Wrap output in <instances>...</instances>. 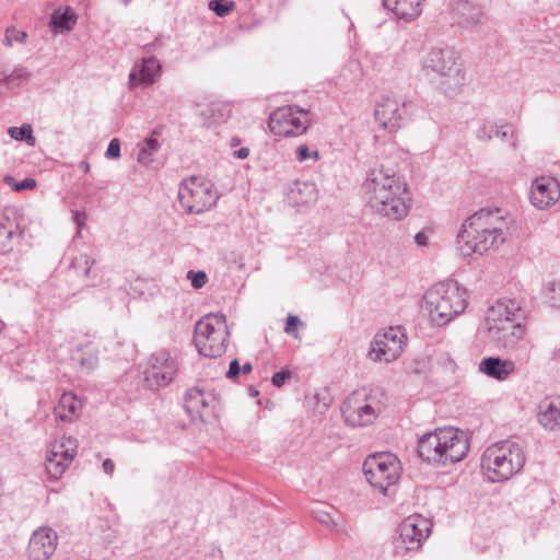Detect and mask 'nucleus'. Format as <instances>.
I'll return each instance as SVG.
<instances>
[{
    "label": "nucleus",
    "mask_w": 560,
    "mask_h": 560,
    "mask_svg": "<svg viewBox=\"0 0 560 560\" xmlns=\"http://www.w3.org/2000/svg\"><path fill=\"white\" fill-rule=\"evenodd\" d=\"M508 221L501 209H480L462 224L457 249L463 257L497 249L506 240Z\"/></svg>",
    "instance_id": "f257e3e1"
},
{
    "label": "nucleus",
    "mask_w": 560,
    "mask_h": 560,
    "mask_svg": "<svg viewBox=\"0 0 560 560\" xmlns=\"http://www.w3.org/2000/svg\"><path fill=\"white\" fill-rule=\"evenodd\" d=\"M364 187L369 203L381 214L392 220L405 218L411 206L407 184L390 168H372L366 176Z\"/></svg>",
    "instance_id": "f03ea898"
},
{
    "label": "nucleus",
    "mask_w": 560,
    "mask_h": 560,
    "mask_svg": "<svg viewBox=\"0 0 560 560\" xmlns=\"http://www.w3.org/2000/svg\"><path fill=\"white\" fill-rule=\"evenodd\" d=\"M522 310L515 300H500L487 311L481 331L488 341L513 349L525 336Z\"/></svg>",
    "instance_id": "7ed1b4c3"
},
{
    "label": "nucleus",
    "mask_w": 560,
    "mask_h": 560,
    "mask_svg": "<svg viewBox=\"0 0 560 560\" xmlns=\"http://www.w3.org/2000/svg\"><path fill=\"white\" fill-rule=\"evenodd\" d=\"M469 451L466 434L454 428H439L419 439L418 454L427 462L440 464L457 463Z\"/></svg>",
    "instance_id": "20e7f679"
},
{
    "label": "nucleus",
    "mask_w": 560,
    "mask_h": 560,
    "mask_svg": "<svg viewBox=\"0 0 560 560\" xmlns=\"http://www.w3.org/2000/svg\"><path fill=\"white\" fill-rule=\"evenodd\" d=\"M468 304V293L456 281L439 282L423 296V310L436 326L448 324L460 315Z\"/></svg>",
    "instance_id": "39448f33"
},
{
    "label": "nucleus",
    "mask_w": 560,
    "mask_h": 560,
    "mask_svg": "<svg viewBox=\"0 0 560 560\" xmlns=\"http://www.w3.org/2000/svg\"><path fill=\"white\" fill-rule=\"evenodd\" d=\"M421 70L445 93H454L465 83V72L457 52L452 48H432L422 58Z\"/></svg>",
    "instance_id": "423d86ee"
},
{
    "label": "nucleus",
    "mask_w": 560,
    "mask_h": 560,
    "mask_svg": "<svg viewBox=\"0 0 560 560\" xmlns=\"http://www.w3.org/2000/svg\"><path fill=\"white\" fill-rule=\"evenodd\" d=\"M526 462L523 446L512 440L494 443L481 456V468L493 482L509 480L522 470Z\"/></svg>",
    "instance_id": "0eeeda50"
},
{
    "label": "nucleus",
    "mask_w": 560,
    "mask_h": 560,
    "mask_svg": "<svg viewBox=\"0 0 560 560\" xmlns=\"http://www.w3.org/2000/svg\"><path fill=\"white\" fill-rule=\"evenodd\" d=\"M229 336L225 316L221 313H210L197 322L194 341L201 355L218 358L225 352Z\"/></svg>",
    "instance_id": "6e6552de"
},
{
    "label": "nucleus",
    "mask_w": 560,
    "mask_h": 560,
    "mask_svg": "<svg viewBox=\"0 0 560 560\" xmlns=\"http://www.w3.org/2000/svg\"><path fill=\"white\" fill-rule=\"evenodd\" d=\"M363 472L368 482L382 494L395 486L400 478V463L390 453H376L366 457Z\"/></svg>",
    "instance_id": "1a4fd4ad"
},
{
    "label": "nucleus",
    "mask_w": 560,
    "mask_h": 560,
    "mask_svg": "<svg viewBox=\"0 0 560 560\" xmlns=\"http://www.w3.org/2000/svg\"><path fill=\"white\" fill-rule=\"evenodd\" d=\"M178 199L188 213L200 214L215 206L219 196L210 182L191 176L180 184Z\"/></svg>",
    "instance_id": "9d476101"
},
{
    "label": "nucleus",
    "mask_w": 560,
    "mask_h": 560,
    "mask_svg": "<svg viewBox=\"0 0 560 560\" xmlns=\"http://www.w3.org/2000/svg\"><path fill=\"white\" fill-rule=\"evenodd\" d=\"M432 530L430 520L419 514L406 517L397 527V536L394 538V549L397 556H406L418 551L429 538Z\"/></svg>",
    "instance_id": "9b49d317"
},
{
    "label": "nucleus",
    "mask_w": 560,
    "mask_h": 560,
    "mask_svg": "<svg viewBox=\"0 0 560 560\" xmlns=\"http://www.w3.org/2000/svg\"><path fill=\"white\" fill-rule=\"evenodd\" d=\"M268 126L277 136H300L304 133L310 126L308 112L296 105L279 107L271 113Z\"/></svg>",
    "instance_id": "f8f14e48"
},
{
    "label": "nucleus",
    "mask_w": 560,
    "mask_h": 560,
    "mask_svg": "<svg viewBox=\"0 0 560 560\" xmlns=\"http://www.w3.org/2000/svg\"><path fill=\"white\" fill-rule=\"evenodd\" d=\"M380 411V404L365 392L352 393L341 406L345 421L352 427H362L372 423Z\"/></svg>",
    "instance_id": "ddd939ff"
},
{
    "label": "nucleus",
    "mask_w": 560,
    "mask_h": 560,
    "mask_svg": "<svg viewBox=\"0 0 560 560\" xmlns=\"http://www.w3.org/2000/svg\"><path fill=\"white\" fill-rule=\"evenodd\" d=\"M407 336L405 329L395 326L384 332L377 334L371 345L369 358L372 361H395L402 352Z\"/></svg>",
    "instance_id": "4468645a"
},
{
    "label": "nucleus",
    "mask_w": 560,
    "mask_h": 560,
    "mask_svg": "<svg viewBox=\"0 0 560 560\" xmlns=\"http://www.w3.org/2000/svg\"><path fill=\"white\" fill-rule=\"evenodd\" d=\"M184 408L192 421L207 422L217 417L218 399L211 392L191 387L185 393Z\"/></svg>",
    "instance_id": "2eb2a0df"
},
{
    "label": "nucleus",
    "mask_w": 560,
    "mask_h": 560,
    "mask_svg": "<svg viewBox=\"0 0 560 560\" xmlns=\"http://www.w3.org/2000/svg\"><path fill=\"white\" fill-rule=\"evenodd\" d=\"M77 455V442L63 436L51 443L46 457V471L52 479H59Z\"/></svg>",
    "instance_id": "dca6fc26"
},
{
    "label": "nucleus",
    "mask_w": 560,
    "mask_h": 560,
    "mask_svg": "<svg viewBox=\"0 0 560 560\" xmlns=\"http://www.w3.org/2000/svg\"><path fill=\"white\" fill-rule=\"evenodd\" d=\"M151 372L148 380L159 387L168 385L178 371L176 358L166 349L153 352L149 360Z\"/></svg>",
    "instance_id": "f3484780"
},
{
    "label": "nucleus",
    "mask_w": 560,
    "mask_h": 560,
    "mask_svg": "<svg viewBox=\"0 0 560 560\" xmlns=\"http://www.w3.org/2000/svg\"><path fill=\"white\" fill-rule=\"evenodd\" d=\"M58 535L48 526L38 527L33 532L27 547L31 560H48L56 551Z\"/></svg>",
    "instance_id": "a211bd4d"
},
{
    "label": "nucleus",
    "mask_w": 560,
    "mask_h": 560,
    "mask_svg": "<svg viewBox=\"0 0 560 560\" xmlns=\"http://www.w3.org/2000/svg\"><path fill=\"white\" fill-rule=\"evenodd\" d=\"M560 198V183L549 176L537 177L530 187L532 205L544 210L553 206Z\"/></svg>",
    "instance_id": "6ab92c4d"
},
{
    "label": "nucleus",
    "mask_w": 560,
    "mask_h": 560,
    "mask_svg": "<svg viewBox=\"0 0 560 560\" xmlns=\"http://www.w3.org/2000/svg\"><path fill=\"white\" fill-rule=\"evenodd\" d=\"M453 20L465 27H477L487 21L483 8L474 0H456L452 8Z\"/></svg>",
    "instance_id": "aec40b11"
},
{
    "label": "nucleus",
    "mask_w": 560,
    "mask_h": 560,
    "mask_svg": "<svg viewBox=\"0 0 560 560\" xmlns=\"http://www.w3.org/2000/svg\"><path fill=\"white\" fill-rule=\"evenodd\" d=\"M374 116L376 122L389 132L398 130L401 126L400 104L396 100L383 97L375 106Z\"/></svg>",
    "instance_id": "412c9836"
},
{
    "label": "nucleus",
    "mask_w": 560,
    "mask_h": 560,
    "mask_svg": "<svg viewBox=\"0 0 560 560\" xmlns=\"http://www.w3.org/2000/svg\"><path fill=\"white\" fill-rule=\"evenodd\" d=\"M537 419L546 430H560V397H548L538 405Z\"/></svg>",
    "instance_id": "4be33fe9"
},
{
    "label": "nucleus",
    "mask_w": 560,
    "mask_h": 560,
    "mask_svg": "<svg viewBox=\"0 0 560 560\" xmlns=\"http://www.w3.org/2000/svg\"><path fill=\"white\" fill-rule=\"evenodd\" d=\"M478 369L488 377L497 381H505L514 373L516 366L512 360H505L499 357H488L480 361Z\"/></svg>",
    "instance_id": "5701e85b"
},
{
    "label": "nucleus",
    "mask_w": 560,
    "mask_h": 560,
    "mask_svg": "<svg viewBox=\"0 0 560 560\" xmlns=\"http://www.w3.org/2000/svg\"><path fill=\"white\" fill-rule=\"evenodd\" d=\"M161 63L154 57L143 58L139 69H133L129 73V82L136 85L137 81L143 85H151L161 77Z\"/></svg>",
    "instance_id": "b1692460"
},
{
    "label": "nucleus",
    "mask_w": 560,
    "mask_h": 560,
    "mask_svg": "<svg viewBox=\"0 0 560 560\" xmlns=\"http://www.w3.org/2000/svg\"><path fill=\"white\" fill-rule=\"evenodd\" d=\"M82 408L83 404L77 395L63 393L58 405L54 408V413L56 419L60 421L72 422L80 417Z\"/></svg>",
    "instance_id": "393cba45"
},
{
    "label": "nucleus",
    "mask_w": 560,
    "mask_h": 560,
    "mask_svg": "<svg viewBox=\"0 0 560 560\" xmlns=\"http://www.w3.org/2000/svg\"><path fill=\"white\" fill-rule=\"evenodd\" d=\"M20 226L11 219L8 211L0 212V253L9 254L13 249V238L16 236Z\"/></svg>",
    "instance_id": "a878e982"
},
{
    "label": "nucleus",
    "mask_w": 560,
    "mask_h": 560,
    "mask_svg": "<svg viewBox=\"0 0 560 560\" xmlns=\"http://www.w3.org/2000/svg\"><path fill=\"white\" fill-rule=\"evenodd\" d=\"M383 5L399 19H413L421 13L423 0H382Z\"/></svg>",
    "instance_id": "bb28decb"
},
{
    "label": "nucleus",
    "mask_w": 560,
    "mask_h": 560,
    "mask_svg": "<svg viewBox=\"0 0 560 560\" xmlns=\"http://www.w3.org/2000/svg\"><path fill=\"white\" fill-rule=\"evenodd\" d=\"M289 199L295 206L314 202L317 199L316 187L311 182L296 180L290 190Z\"/></svg>",
    "instance_id": "cd10ccee"
},
{
    "label": "nucleus",
    "mask_w": 560,
    "mask_h": 560,
    "mask_svg": "<svg viewBox=\"0 0 560 560\" xmlns=\"http://www.w3.org/2000/svg\"><path fill=\"white\" fill-rule=\"evenodd\" d=\"M316 521H318L322 525L326 526L334 533L339 536L349 537L351 534V526L347 522H338L334 520L331 514L324 509H315L312 511Z\"/></svg>",
    "instance_id": "c85d7f7f"
},
{
    "label": "nucleus",
    "mask_w": 560,
    "mask_h": 560,
    "mask_svg": "<svg viewBox=\"0 0 560 560\" xmlns=\"http://www.w3.org/2000/svg\"><path fill=\"white\" fill-rule=\"evenodd\" d=\"M32 73L24 66H16L11 73L0 78V84L5 85L9 89L19 88L28 82Z\"/></svg>",
    "instance_id": "c756f323"
},
{
    "label": "nucleus",
    "mask_w": 560,
    "mask_h": 560,
    "mask_svg": "<svg viewBox=\"0 0 560 560\" xmlns=\"http://www.w3.org/2000/svg\"><path fill=\"white\" fill-rule=\"evenodd\" d=\"M75 22L74 15L67 9L65 12H54L50 16V26L55 33H63L72 30Z\"/></svg>",
    "instance_id": "7c9ffc66"
},
{
    "label": "nucleus",
    "mask_w": 560,
    "mask_h": 560,
    "mask_svg": "<svg viewBox=\"0 0 560 560\" xmlns=\"http://www.w3.org/2000/svg\"><path fill=\"white\" fill-rule=\"evenodd\" d=\"M504 128L492 121H483L477 130V138L481 141H490L494 137L505 139L509 132Z\"/></svg>",
    "instance_id": "2f4dec72"
},
{
    "label": "nucleus",
    "mask_w": 560,
    "mask_h": 560,
    "mask_svg": "<svg viewBox=\"0 0 560 560\" xmlns=\"http://www.w3.org/2000/svg\"><path fill=\"white\" fill-rule=\"evenodd\" d=\"M160 143L155 138H147L139 144L138 162L142 165H149L153 161V154L159 150Z\"/></svg>",
    "instance_id": "473e14b6"
},
{
    "label": "nucleus",
    "mask_w": 560,
    "mask_h": 560,
    "mask_svg": "<svg viewBox=\"0 0 560 560\" xmlns=\"http://www.w3.org/2000/svg\"><path fill=\"white\" fill-rule=\"evenodd\" d=\"M8 133L12 139L24 141L31 147L36 143V139L33 136V128L30 124H23L21 127H10Z\"/></svg>",
    "instance_id": "72a5a7b5"
},
{
    "label": "nucleus",
    "mask_w": 560,
    "mask_h": 560,
    "mask_svg": "<svg viewBox=\"0 0 560 560\" xmlns=\"http://www.w3.org/2000/svg\"><path fill=\"white\" fill-rule=\"evenodd\" d=\"M95 264V259L91 258L86 254H80L72 259L71 267L77 272H82L84 277L89 278L92 266Z\"/></svg>",
    "instance_id": "f704fd0d"
},
{
    "label": "nucleus",
    "mask_w": 560,
    "mask_h": 560,
    "mask_svg": "<svg viewBox=\"0 0 560 560\" xmlns=\"http://www.w3.org/2000/svg\"><path fill=\"white\" fill-rule=\"evenodd\" d=\"M27 39V33L25 31L16 30L11 26L5 30L3 45L12 46L14 42L24 44Z\"/></svg>",
    "instance_id": "c9c22d12"
},
{
    "label": "nucleus",
    "mask_w": 560,
    "mask_h": 560,
    "mask_svg": "<svg viewBox=\"0 0 560 560\" xmlns=\"http://www.w3.org/2000/svg\"><path fill=\"white\" fill-rule=\"evenodd\" d=\"M77 360L80 362V365L86 371H92L96 368L98 363V358L95 351L88 349L82 353H78Z\"/></svg>",
    "instance_id": "e433bc0d"
},
{
    "label": "nucleus",
    "mask_w": 560,
    "mask_h": 560,
    "mask_svg": "<svg viewBox=\"0 0 560 560\" xmlns=\"http://www.w3.org/2000/svg\"><path fill=\"white\" fill-rule=\"evenodd\" d=\"M547 296L551 306L560 310V280L552 281L548 284Z\"/></svg>",
    "instance_id": "4c0bfd02"
},
{
    "label": "nucleus",
    "mask_w": 560,
    "mask_h": 560,
    "mask_svg": "<svg viewBox=\"0 0 560 560\" xmlns=\"http://www.w3.org/2000/svg\"><path fill=\"white\" fill-rule=\"evenodd\" d=\"M209 7L218 16L223 18L233 10L234 4L225 0H212Z\"/></svg>",
    "instance_id": "58836bf2"
},
{
    "label": "nucleus",
    "mask_w": 560,
    "mask_h": 560,
    "mask_svg": "<svg viewBox=\"0 0 560 560\" xmlns=\"http://www.w3.org/2000/svg\"><path fill=\"white\" fill-rule=\"evenodd\" d=\"M295 154H296V160L299 162H304L307 160L316 161L319 155L317 150H310V148L306 144L299 145L296 148Z\"/></svg>",
    "instance_id": "ea45409f"
},
{
    "label": "nucleus",
    "mask_w": 560,
    "mask_h": 560,
    "mask_svg": "<svg viewBox=\"0 0 560 560\" xmlns=\"http://www.w3.org/2000/svg\"><path fill=\"white\" fill-rule=\"evenodd\" d=\"M187 278L190 280L194 289H201L208 281V276L205 271H188Z\"/></svg>",
    "instance_id": "a19ab883"
},
{
    "label": "nucleus",
    "mask_w": 560,
    "mask_h": 560,
    "mask_svg": "<svg viewBox=\"0 0 560 560\" xmlns=\"http://www.w3.org/2000/svg\"><path fill=\"white\" fill-rule=\"evenodd\" d=\"M107 159H118L120 156V141L114 138L109 141L107 150L105 152Z\"/></svg>",
    "instance_id": "79ce46f5"
},
{
    "label": "nucleus",
    "mask_w": 560,
    "mask_h": 560,
    "mask_svg": "<svg viewBox=\"0 0 560 560\" xmlns=\"http://www.w3.org/2000/svg\"><path fill=\"white\" fill-rule=\"evenodd\" d=\"M301 320L298 316L295 315H289L288 318H287V325L284 327V331L293 337H298V331L294 330L293 328L298 325H301Z\"/></svg>",
    "instance_id": "37998d69"
},
{
    "label": "nucleus",
    "mask_w": 560,
    "mask_h": 560,
    "mask_svg": "<svg viewBox=\"0 0 560 560\" xmlns=\"http://www.w3.org/2000/svg\"><path fill=\"white\" fill-rule=\"evenodd\" d=\"M290 377L291 373L289 371L282 370L272 375L271 383L276 387H281Z\"/></svg>",
    "instance_id": "c03bdc74"
},
{
    "label": "nucleus",
    "mask_w": 560,
    "mask_h": 560,
    "mask_svg": "<svg viewBox=\"0 0 560 560\" xmlns=\"http://www.w3.org/2000/svg\"><path fill=\"white\" fill-rule=\"evenodd\" d=\"M241 373V366L237 359L231 361L229 370L226 372V377L230 380L236 378Z\"/></svg>",
    "instance_id": "a18cd8bd"
},
{
    "label": "nucleus",
    "mask_w": 560,
    "mask_h": 560,
    "mask_svg": "<svg viewBox=\"0 0 560 560\" xmlns=\"http://www.w3.org/2000/svg\"><path fill=\"white\" fill-rule=\"evenodd\" d=\"M36 186V182L33 178H25L24 180L20 182L14 186V189L16 191L24 190V189H32Z\"/></svg>",
    "instance_id": "49530a36"
},
{
    "label": "nucleus",
    "mask_w": 560,
    "mask_h": 560,
    "mask_svg": "<svg viewBox=\"0 0 560 560\" xmlns=\"http://www.w3.org/2000/svg\"><path fill=\"white\" fill-rule=\"evenodd\" d=\"M73 220H74L78 229L80 230L81 226L84 224L85 213L84 212H80V211H75L73 213Z\"/></svg>",
    "instance_id": "de8ad7c7"
},
{
    "label": "nucleus",
    "mask_w": 560,
    "mask_h": 560,
    "mask_svg": "<svg viewBox=\"0 0 560 560\" xmlns=\"http://www.w3.org/2000/svg\"><path fill=\"white\" fill-rule=\"evenodd\" d=\"M415 242L419 246H425L428 244V235L424 232H419L415 235Z\"/></svg>",
    "instance_id": "09e8293b"
},
{
    "label": "nucleus",
    "mask_w": 560,
    "mask_h": 560,
    "mask_svg": "<svg viewBox=\"0 0 560 560\" xmlns=\"http://www.w3.org/2000/svg\"><path fill=\"white\" fill-rule=\"evenodd\" d=\"M102 467L106 474L110 475L115 469V464L112 459L107 458L103 462Z\"/></svg>",
    "instance_id": "8fccbe9b"
},
{
    "label": "nucleus",
    "mask_w": 560,
    "mask_h": 560,
    "mask_svg": "<svg viewBox=\"0 0 560 560\" xmlns=\"http://www.w3.org/2000/svg\"><path fill=\"white\" fill-rule=\"evenodd\" d=\"M233 155L237 159H246L249 155V149L248 148H241L236 151H234Z\"/></svg>",
    "instance_id": "3c124183"
},
{
    "label": "nucleus",
    "mask_w": 560,
    "mask_h": 560,
    "mask_svg": "<svg viewBox=\"0 0 560 560\" xmlns=\"http://www.w3.org/2000/svg\"><path fill=\"white\" fill-rule=\"evenodd\" d=\"M79 167L84 172V173H89L90 170H91V166H90V163L85 160L81 161L80 164H79Z\"/></svg>",
    "instance_id": "603ef678"
},
{
    "label": "nucleus",
    "mask_w": 560,
    "mask_h": 560,
    "mask_svg": "<svg viewBox=\"0 0 560 560\" xmlns=\"http://www.w3.org/2000/svg\"><path fill=\"white\" fill-rule=\"evenodd\" d=\"M253 370V366L250 363H245L242 368H241V372L244 373V374H247L249 373L250 371Z\"/></svg>",
    "instance_id": "864d4df0"
},
{
    "label": "nucleus",
    "mask_w": 560,
    "mask_h": 560,
    "mask_svg": "<svg viewBox=\"0 0 560 560\" xmlns=\"http://www.w3.org/2000/svg\"><path fill=\"white\" fill-rule=\"evenodd\" d=\"M238 143H240V140H238L237 138H233V139L231 140V145H232V147H236V145H238Z\"/></svg>",
    "instance_id": "5fc2aeb1"
},
{
    "label": "nucleus",
    "mask_w": 560,
    "mask_h": 560,
    "mask_svg": "<svg viewBox=\"0 0 560 560\" xmlns=\"http://www.w3.org/2000/svg\"><path fill=\"white\" fill-rule=\"evenodd\" d=\"M252 395H253V396H256V395H258V392H257V390H253V392H252Z\"/></svg>",
    "instance_id": "6e6d98bb"
},
{
    "label": "nucleus",
    "mask_w": 560,
    "mask_h": 560,
    "mask_svg": "<svg viewBox=\"0 0 560 560\" xmlns=\"http://www.w3.org/2000/svg\"><path fill=\"white\" fill-rule=\"evenodd\" d=\"M11 179H12V176H9V177L5 178L7 182L11 180Z\"/></svg>",
    "instance_id": "4d7b16f0"
}]
</instances>
